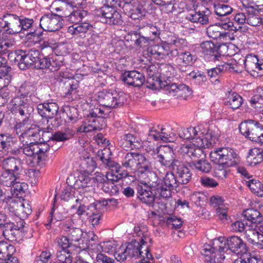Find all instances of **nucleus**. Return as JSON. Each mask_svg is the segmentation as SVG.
I'll use <instances>...</instances> for the list:
<instances>
[{
  "instance_id": "obj_29",
  "label": "nucleus",
  "mask_w": 263,
  "mask_h": 263,
  "mask_svg": "<svg viewBox=\"0 0 263 263\" xmlns=\"http://www.w3.org/2000/svg\"><path fill=\"white\" fill-rule=\"evenodd\" d=\"M1 167L7 171L17 174L18 176L20 175L22 170L20 160L13 157L5 159Z\"/></svg>"
},
{
  "instance_id": "obj_40",
  "label": "nucleus",
  "mask_w": 263,
  "mask_h": 263,
  "mask_svg": "<svg viewBox=\"0 0 263 263\" xmlns=\"http://www.w3.org/2000/svg\"><path fill=\"white\" fill-rule=\"evenodd\" d=\"M245 184L249 187L252 193L256 195L262 197L263 196V184L259 180L251 179L245 180Z\"/></svg>"
},
{
  "instance_id": "obj_16",
  "label": "nucleus",
  "mask_w": 263,
  "mask_h": 263,
  "mask_svg": "<svg viewBox=\"0 0 263 263\" xmlns=\"http://www.w3.org/2000/svg\"><path fill=\"white\" fill-rule=\"evenodd\" d=\"M178 182L174 174L167 173L160 184H158L156 190L160 197L168 198L171 196L172 191L178 186Z\"/></svg>"
},
{
  "instance_id": "obj_18",
  "label": "nucleus",
  "mask_w": 263,
  "mask_h": 263,
  "mask_svg": "<svg viewBox=\"0 0 263 263\" xmlns=\"http://www.w3.org/2000/svg\"><path fill=\"white\" fill-rule=\"evenodd\" d=\"M14 58L15 61L18 62V65L20 69H25L31 65L35 66L39 59L40 52L38 50L31 49L27 53L22 52L21 54H16Z\"/></svg>"
},
{
  "instance_id": "obj_57",
  "label": "nucleus",
  "mask_w": 263,
  "mask_h": 263,
  "mask_svg": "<svg viewBox=\"0 0 263 263\" xmlns=\"http://www.w3.org/2000/svg\"><path fill=\"white\" fill-rule=\"evenodd\" d=\"M209 203L211 206L215 209L227 204L224 203V199L218 195H214L211 197Z\"/></svg>"
},
{
  "instance_id": "obj_41",
  "label": "nucleus",
  "mask_w": 263,
  "mask_h": 263,
  "mask_svg": "<svg viewBox=\"0 0 263 263\" xmlns=\"http://www.w3.org/2000/svg\"><path fill=\"white\" fill-rule=\"evenodd\" d=\"M263 160V154L261 150L254 148L250 150L247 157V161L251 165H255L261 162Z\"/></svg>"
},
{
  "instance_id": "obj_46",
  "label": "nucleus",
  "mask_w": 263,
  "mask_h": 263,
  "mask_svg": "<svg viewBox=\"0 0 263 263\" xmlns=\"http://www.w3.org/2000/svg\"><path fill=\"white\" fill-rule=\"evenodd\" d=\"M191 166L196 170L204 173H208L211 169L210 163L204 159H200L197 161H193L191 162Z\"/></svg>"
},
{
  "instance_id": "obj_9",
  "label": "nucleus",
  "mask_w": 263,
  "mask_h": 263,
  "mask_svg": "<svg viewBox=\"0 0 263 263\" xmlns=\"http://www.w3.org/2000/svg\"><path fill=\"white\" fill-rule=\"evenodd\" d=\"M211 161L216 165L234 166L240 162L236 152L228 147H218L212 151L210 154Z\"/></svg>"
},
{
  "instance_id": "obj_26",
  "label": "nucleus",
  "mask_w": 263,
  "mask_h": 263,
  "mask_svg": "<svg viewBox=\"0 0 263 263\" xmlns=\"http://www.w3.org/2000/svg\"><path fill=\"white\" fill-rule=\"evenodd\" d=\"M173 168L182 184H185L191 179L192 174L189 168L179 161H176L175 166Z\"/></svg>"
},
{
  "instance_id": "obj_56",
  "label": "nucleus",
  "mask_w": 263,
  "mask_h": 263,
  "mask_svg": "<svg viewBox=\"0 0 263 263\" xmlns=\"http://www.w3.org/2000/svg\"><path fill=\"white\" fill-rule=\"evenodd\" d=\"M200 48L203 53L206 54L211 55L214 52L215 46L212 42L205 41L201 44Z\"/></svg>"
},
{
  "instance_id": "obj_27",
  "label": "nucleus",
  "mask_w": 263,
  "mask_h": 263,
  "mask_svg": "<svg viewBox=\"0 0 263 263\" xmlns=\"http://www.w3.org/2000/svg\"><path fill=\"white\" fill-rule=\"evenodd\" d=\"M39 113L46 118H52L59 109L58 105L54 102L44 103L37 106Z\"/></svg>"
},
{
  "instance_id": "obj_50",
  "label": "nucleus",
  "mask_w": 263,
  "mask_h": 263,
  "mask_svg": "<svg viewBox=\"0 0 263 263\" xmlns=\"http://www.w3.org/2000/svg\"><path fill=\"white\" fill-rule=\"evenodd\" d=\"M86 14L85 11L81 9L74 10L68 15V20L75 24L80 22Z\"/></svg>"
},
{
  "instance_id": "obj_25",
  "label": "nucleus",
  "mask_w": 263,
  "mask_h": 263,
  "mask_svg": "<svg viewBox=\"0 0 263 263\" xmlns=\"http://www.w3.org/2000/svg\"><path fill=\"white\" fill-rule=\"evenodd\" d=\"M92 28V25L88 22L77 23L68 27V32L71 35L83 37L85 36V34L91 31Z\"/></svg>"
},
{
  "instance_id": "obj_3",
  "label": "nucleus",
  "mask_w": 263,
  "mask_h": 263,
  "mask_svg": "<svg viewBox=\"0 0 263 263\" xmlns=\"http://www.w3.org/2000/svg\"><path fill=\"white\" fill-rule=\"evenodd\" d=\"M39 138V132L30 129L22 135V141L26 144L23 148V152L33 164H38L44 160L46 153L49 150V146L47 143H36Z\"/></svg>"
},
{
  "instance_id": "obj_5",
  "label": "nucleus",
  "mask_w": 263,
  "mask_h": 263,
  "mask_svg": "<svg viewBox=\"0 0 263 263\" xmlns=\"http://www.w3.org/2000/svg\"><path fill=\"white\" fill-rule=\"evenodd\" d=\"M122 166L128 168L139 179H146L148 177H155L152 171L151 163L142 154L129 152L122 161Z\"/></svg>"
},
{
  "instance_id": "obj_38",
  "label": "nucleus",
  "mask_w": 263,
  "mask_h": 263,
  "mask_svg": "<svg viewBox=\"0 0 263 263\" xmlns=\"http://www.w3.org/2000/svg\"><path fill=\"white\" fill-rule=\"evenodd\" d=\"M243 102L242 97L236 92L229 93L224 103L233 110L239 108Z\"/></svg>"
},
{
  "instance_id": "obj_48",
  "label": "nucleus",
  "mask_w": 263,
  "mask_h": 263,
  "mask_svg": "<svg viewBox=\"0 0 263 263\" xmlns=\"http://www.w3.org/2000/svg\"><path fill=\"white\" fill-rule=\"evenodd\" d=\"M11 192L13 196L22 195L27 189L28 185L24 182H20L15 181L12 185Z\"/></svg>"
},
{
  "instance_id": "obj_12",
  "label": "nucleus",
  "mask_w": 263,
  "mask_h": 263,
  "mask_svg": "<svg viewBox=\"0 0 263 263\" xmlns=\"http://www.w3.org/2000/svg\"><path fill=\"white\" fill-rule=\"evenodd\" d=\"M239 128L241 134L252 141L263 143V125L258 122L252 120L245 121L240 124Z\"/></svg>"
},
{
  "instance_id": "obj_1",
  "label": "nucleus",
  "mask_w": 263,
  "mask_h": 263,
  "mask_svg": "<svg viewBox=\"0 0 263 263\" xmlns=\"http://www.w3.org/2000/svg\"><path fill=\"white\" fill-rule=\"evenodd\" d=\"M213 245V247L204 245L201 251L207 263H224L225 259H230L232 254L240 255L248 253L246 243L236 236L229 237L227 239L219 237L214 240Z\"/></svg>"
},
{
  "instance_id": "obj_14",
  "label": "nucleus",
  "mask_w": 263,
  "mask_h": 263,
  "mask_svg": "<svg viewBox=\"0 0 263 263\" xmlns=\"http://www.w3.org/2000/svg\"><path fill=\"white\" fill-rule=\"evenodd\" d=\"M95 14L101 21L110 25H120L122 23L121 15L115 8L104 6L95 10Z\"/></svg>"
},
{
  "instance_id": "obj_52",
  "label": "nucleus",
  "mask_w": 263,
  "mask_h": 263,
  "mask_svg": "<svg viewBox=\"0 0 263 263\" xmlns=\"http://www.w3.org/2000/svg\"><path fill=\"white\" fill-rule=\"evenodd\" d=\"M110 155L111 151L108 147H105L98 152V156L105 165L110 163Z\"/></svg>"
},
{
  "instance_id": "obj_64",
  "label": "nucleus",
  "mask_w": 263,
  "mask_h": 263,
  "mask_svg": "<svg viewBox=\"0 0 263 263\" xmlns=\"http://www.w3.org/2000/svg\"><path fill=\"white\" fill-rule=\"evenodd\" d=\"M15 44L14 39H7L4 41L0 40V53H5L9 48L12 47Z\"/></svg>"
},
{
  "instance_id": "obj_6",
  "label": "nucleus",
  "mask_w": 263,
  "mask_h": 263,
  "mask_svg": "<svg viewBox=\"0 0 263 263\" xmlns=\"http://www.w3.org/2000/svg\"><path fill=\"white\" fill-rule=\"evenodd\" d=\"M242 63L244 64L247 70L252 76L258 77L263 74V59H259L253 54H249L245 60H239L238 61L231 58L222 64V70L240 72L243 69Z\"/></svg>"
},
{
  "instance_id": "obj_22",
  "label": "nucleus",
  "mask_w": 263,
  "mask_h": 263,
  "mask_svg": "<svg viewBox=\"0 0 263 263\" xmlns=\"http://www.w3.org/2000/svg\"><path fill=\"white\" fill-rule=\"evenodd\" d=\"M236 29V27L233 26V23L231 22L219 23L209 26L206 29V33L210 38L218 40L222 30L233 31Z\"/></svg>"
},
{
  "instance_id": "obj_47",
  "label": "nucleus",
  "mask_w": 263,
  "mask_h": 263,
  "mask_svg": "<svg viewBox=\"0 0 263 263\" xmlns=\"http://www.w3.org/2000/svg\"><path fill=\"white\" fill-rule=\"evenodd\" d=\"M232 8L228 4L217 3L214 5V11L220 16H227L232 13Z\"/></svg>"
},
{
  "instance_id": "obj_34",
  "label": "nucleus",
  "mask_w": 263,
  "mask_h": 263,
  "mask_svg": "<svg viewBox=\"0 0 263 263\" xmlns=\"http://www.w3.org/2000/svg\"><path fill=\"white\" fill-rule=\"evenodd\" d=\"M62 77L67 79L65 82V88L67 90L66 93L67 95L76 94L79 86V82L73 78V74H67L66 72H64Z\"/></svg>"
},
{
  "instance_id": "obj_35",
  "label": "nucleus",
  "mask_w": 263,
  "mask_h": 263,
  "mask_svg": "<svg viewBox=\"0 0 263 263\" xmlns=\"http://www.w3.org/2000/svg\"><path fill=\"white\" fill-rule=\"evenodd\" d=\"M95 183L94 178H92L91 176L86 174H81L76 181V185L79 189H83L84 192L88 191L87 189L91 187ZM89 191V190H88Z\"/></svg>"
},
{
  "instance_id": "obj_49",
  "label": "nucleus",
  "mask_w": 263,
  "mask_h": 263,
  "mask_svg": "<svg viewBox=\"0 0 263 263\" xmlns=\"http://www.w3.org/2000/svg\"><path fill=\"white\" fill-rule=\"evenodd\" d=\"M54 62L52 61V63H51L49 58H43L42 59H40L39 57V59L37 62V64H36L35 67H39L41 69H49L51 71H54L57 69V67L54 65Z\"/></svg>"
},
{
  "instance_id": "obj_60",
  "label": "nucleus",
  "mask_w": 263,
  "mask_h": 263,
  "mask_svg": "<svg viewBox=\"0 0 263 263\" xmlns=\"http://www.w3.org/2000/svg\"><path fill=\"white\" fill-rule=\"evenodd\" d=\"M216 216L221 220H226L228 218V204L215 209Z\"/></svg>"
},
{
  "instance_id": "obj_7",
  "label": "nucleus",
  "mask_w": 263,
  "mask_h": 263,
  "mask_svg": "<svg viewBox=\"0 0 263 263\" xmlns=\"http://www.w3.org/2000/svg\"><path fill=\"white\" fill-rule=\"evenodd\" d=\"M33 24V20L21 18L15 14H7L0 18V33L2 31L8 34H14L27 30ZM3 33L0 34V40L3 39Z\"/></svg>"
},
{
  "instance_id": "obj_13",
  "label": "nucleus",
  "mask_w": 263,
  "mask_h": 263,
  "mask_svg": "<svg viewBox=\"0 0 263 263\" xmlns=\"http://www.w3.org/2000/svg\"><path fill=\"white\" fill-rule=\"evenodd\" d=\"M165 147H157L156 149L154 147L146 148L147 152L153 157L154 159L157 160L161 165L166 167H172L174 168L176 161H179L175 159V155L173 152L168 148L165 151L164 148Z\"/></svg>"
},
{
  "instance_id": "obj_59",
  "label": "nucleus",
  "mask_w": 263,
  "mask_h": 263,
  "mask_svg": "<svg viewBox=\"0 0 263 263\" xmlns=\"http://www.w3.org/2000/svg\"><path fill=\"white\" fill-rule=\"evenodd\" d=\"M35 259L44 263H53L52 260L51 253L47 250L43 251Z\"/></svg>"
},
{
  "instance_id": "obj_31",
  "label": "nucleus",
  "mask_w": 263,
  "mask_h": 263,
  "mask_svg": "<svg viewBox=\"0 0 263 263\" xmlns=\"http://www.w3.org/2000/svg\"><path fill=\"white\" fill-rule=\"evenodd\" d=\"M202 126H198L196 127H190L187 128H183L179 132V137L183 139L186 140L182 144H185L188 141H192L193 139L198 137L199 131L201 130Z\"/></svg>"
},
{
  "instance_id": "obj_15",
  "label": "nucleus",
  "mask_w": 263,
  "mask_h": 263,
  "mask_svg": "<svg viewBox=\"0 0 263 263\" xmlns=\"http://www.w3.org/2000/svg\"><path fill=\"white\" fill-rule=\"evenodd\" d=\"M171 128L168 129L162 127L161 131L159 132L156 129H152L149 130L147 139L143 142L144 146L153 147L152 145H148L154 141H161L165 142H172L175 140V135L171 132Z\"/></svg>"
},
{
  "instance_id": "obj_51",
  "label": "nucleus",
  "mask_w": 263,
  "mask_h": 263,
  "mask_svg": "<svg viewBox=\"0 0 263 263\" xmlns=\"http://www.w3.org/2000/svg\"><path fill=\"white\" fill-rule=\"evenodd\" d=\"M57 243L59 247L62 250H58L57 251H64L66 253H70L67 249L73 244V243L70 241L69 239L66 236H62L57 238Z\"/></svg>"
},
{
  "instance_id": "obj_19",
  "label": "nucleus",
  "mask_w": 263,
  "mask_h": 263,
  "mask_svg": "<svg viewBox=\"0 0 263 263\" xmlns=\"http://www.w3.org/2000/svg\"><path fill=\"white\" fill-rule=\"evenodd\" d=\"M40 27L45 31L53 32L59 30L63 25L62 18L54 14L43 15L40 19Z\"/></svg>"
},
{
  "instance_id": "obj_43",
  "label": "nucleus",
  "mask_w": 263,
  "mask_h": 263,
  "mask_svg": "<svg viewBox=\"0 0 263 263\" xmlns=\"http://www.w3.org/2000/svg\"><path fill=\"white\" fill-rule=\"evenodd\" d=\"M126 13L132 19H139L144 15L145 12L142 6L138 2L132 5L128 10H124Z\"/></svg>"
},
{
  "instance_id": "obj_58",
  "label": "nucleus",
  "mask_w": 263,
  "mask_h": 263,
  "mask_svg": "<svg viewBox=\"0 0 263 263\" xmlns=\"http://www.w3.org/2000/svg\"><path fill=\"white\" fill-rule=\"evenodd\" d=\"M148 78L156 82L159 81V74L158 70L155 65H151L146 69Z\"/></svg>"
},
{
  "instance_id": "obj_42",
  "label": "nucleus",
  "mask_w": 263,
  "mask_h": 263,
  "mask_svg": "<svg viewBox=\"0 0 263 263\" xmlns=\"http://www.w3.org/2000/svg\"><path fill=\"white\" fill-rule=\"evenodd\" d=\"M246 230L245 236L249 242L255 245L260 236L259 230L256 226H248Z\"/></svg>"
},
{
  "instance_id": "obj_30",
  "label": "nucleus",
  "mask_w": 263,
  "mask_h": 263,
  "mask_svg": "<svg viewBox=\"0 0 263 263\" xmlns=\"http://www.w3.org/2000/svg\"><path fill=\"white\" fill-rule=\"evenodd\" d=\"M244 217L251 222L252 226L257 227L263 220V216L260 212L254 209H248L243 212Z\"/></svg>"
},
{
  "instance_id": "obj_37",
  "label": "nucleus",
  "mask_w": 263,
  "mask_h": 263,
  "mask_svg": "<svg viewBox=\"0 0 263 263\" xmlns=\"http://www.w3.org/2000/svg\"><path fill=\"white\" fill-rule=\"evenodd\" d=\"M240 256L236 259L233 263H262L260 256L249 252L239 255Z\"/></svg>"
},
{
  "instance_id": "obj_2",
  "label": "nucleus",
  "mask_w": 263,
  "mask_h": 263,
  "mask_svg": "<svg viewBox=\"0 0 263 263\" xmlns=\"http://www.w3.org/2000/svg\"><path fill=\"white\" fill-rule=\"evenodd\" d=\"M186 41L176 36L171 35L167 41L162 42L160 44L154 45L147 49L148 53L154 59L162 60L167 57H175L177 63L183 66L192 65L196 60V56L190 52L185 51L179 54V50L186 46Z\"/></svg>"
},
{
  "instance_id": "obj_8",
  "label": "nucleus",
  "mask_w": 263,
  "mask_h": 263,
  "mask_svg": "<svg viewBox=\"0 0 263 263\" xmlns=\"http://www.w3.org/2000/svg\"><path fill=\"white\" fill-rule=\"evenodd\" d=\"M32 87L27 83H24L18 90L19 96L13 98L9 104V108L12 112H18L23 116L26 110L32 109V102H35L34 96L29 95Z\"/></svg>"
},
{
  "instance_id": "obj_53",
  "label": "nucleus",
  "mask_w": 263,
  "mask_h": 263,
  "mask_svg": "<svg viewBox=\"0 0 263 263\" xmlns=\"http://www.w3.org/2000/svg\"><path fill=\"white\" fill-rule=\"evenodd\" d=\"M192 93V90L185 84H179L178 90H177V97L182 98L184 99L190 96Z\"/></svg>"
},
{
  "instance_id": "obj_54",
  "label": "nucleus",
  "mask_w": 263,
  "mask_h": 263,
  "mask_svg": "<svg viewBox=\"0 0 263 263\" xmlns=\"http://www.w3.org/2000/svg\"><path fill=\"white\" fill-rule=\"evenodd\" d=\"M56 263H71L72 257L70 253H66L64 251H57Z\"/></svg>"
},
{
  "instance_id": "obj_32",
  "label": "nucleus",
  "mask_w": 263,
  "mask_h": 263,
  "mask_svg": "<svg viewBox=\"0 0 263 263\" xmlns=\"http://www.w3.org/2000/svg\"><path fill=\"white\" fill-rule=\"evenodd\" d=\"M19 178L17 174L7 171L0 167V184L11 187L13 183Z\"/></svg>"
},
{
  "instance_id": "obj_24",
  "label": "nucleus",
  "mask_w": 263,
  "mask_h": 263,
  "mask_svg": "<svg viewBox=\"0 0 263 263\" xmlns=\"http://www.w3.org/2000/svg\"><path fill=\"white\" fill-rule=\"evenodd\" d=\"M17 141L12 137L0 135V151L17 154L18 149L15 146Z\"/></svg>"
},
{
  "instance_id": "obj_45",
  "label": "nucleus",
  "mask_w": 263,
  "mask_h": 263,
  "mask_svg": "<svg viewBox=\"0 0 263 263\" xmlns=\"http://www.w3.org/2000/svg\"><path fill=\"white\" fill-rule=\"evenodd\" d=\"M259 94L254 95L250 100L252 106L260 113H263V89Z\"/></svg>"
},
{
  "instance_id": "obj_62",
  "label": "nucleus",
  "mask_w": 263,
  "mask_h": 263,
  "mask_svg": "<svg viewBox=\"0 0 263 263\" xmlns=\"http://www.w3.org/2000/svg\"><path fill=\"white\" fill-rule=\"evenodd\" d=\"M10 71L0 72V90L7 87L11 81Z\"/></svg>"
},
{
  "instance_id": "obj_61",
  "label": "nucleus",
  "mask_w": 263,
  "mask_h": 263,
  "mask_svg": "<svg viewBox=\"0 0 263 263\" xmlns=\"http://www.w3.org/2000/svg\"><path fill=\"white\" fill-rule=\"evenodd\" d=\"M247 22L248 24L251 26H256L261 24V19L257 13H253L248 15Z\"/></svg>"
},
{
  "instance_id": "obj_10",
  "label": "nucleus",
  "mask_w": 263,
  "mask_h": 263,
  "mask_svg": "<svg viewBox=\"0 0 263 263\" xmlns=\"http://www.w3.org/2000/svg\"><path fill=\"white\" fill-rule=\"evenodd\" d=\"M146 238H142L140 241L133 240L127 244L122 245L117 250L114 252V255L118 261H123L129 256L134 257L140 255L144 257L142 254L144 251H146Z\"/></svg>"
},
{
  "instance_id": "obj_4",
  "label": "nucleus",
  "mask_w": 263,
  "mask_h": 263,
  "mask_svg": "<svg viewBox=\"0 0 263 263\" xmlns=\"http://www.w3.org/2000/svg\"><path fill=\"white\" fill-rule=\"evenodd\" d=\"M192 141L181 145L180 152L192 159L200 157L203 154V147H209L215 143V136L210 129L199 131V135Z\"/></svg>"
},
{
  "instance_id": "obj_44",
  "label": "nucleus",
  "mask_w": 263,
  "mask_h": 263,
  "mask_svg": "<svg viewBox=\"0 0 263 263\" xmlns=\"http://www.w3.org/2000/svg\"><path fill=\"white\" fill-rule=\"evenodd\" d=\"M15 252V249L13 245L3 241L0 242V259H4L12 255Z\"/></svg>"
},
{
  "instance_id": "obj_11",
  "label": "nucleus",
  "mask_w": 263,
  "mask_h": 263,
  "mask_svg": "<svg viewBox=\"0 0 263 263\" xmlns=\"http://www.w3.org/2000/svg\"><path fill=\"white\" fill-rule=\"evenodd\" d=\"M103 109L96 108L88 116L78 128V132L89 133L95 130H101L106 126L104 119L101 116L106 115Z\"/></svg>"
},
{
  "instance_id": "obj_17",
  "label": "nucleus",
  "mask_w": 263,
  "mask_h": 263,
  "mask_svg": "<svg viewBox=\"0 0 263 263\" xmlns=\"http://www.w3.org/2000/svg\"><path fill=\"white\" fill-rule=\"evenodd\" d=\"M141 180V185L138 188V197L139 199L143 203L146 204H151L155 200L157 194L155 189L151 186L150 181L151 179L148 177L146 179H140Z\"/></svg>"
},
{
  "instance_id": "obj_36",
  "label": "nucleus",
  "mask_w": 263,
  "mask_h": 263,
  "mask_svg": "<svg viewBox=\"0 0 263 263\" xmlns=\"http://www.w3.org/2000/svg\"><path fill=\"white\" fill-rule=\"evenodd\" d=\"M185 17L192 23H199L202 25L206 24L209 22L208 16L203 11L190 12L186 14Z\"/></svg>"
},
{
  "instance_id": "obj_63",
  "label": "nucleus",
  "mask_w": 263,
  "mask_h": 263,
  "mask_svg": "<svg viewBox=\"0 0 263 263\" xmlns=\"http://www.w3.org/2000/svg\"><path fill=\"white\" fill-rule=\"evenodd\" d=\"M216 165L217 166L214 171L215 176L221 179L226 178L228 173L227 168L231 166H224L223 165L221 166V165Z\"/></svg>"
},
{
  "instance_id": "obj_20",
  "label": "nucleus",
  "mask_w": 263,
  "mask_h": 263,
  "mask_svg": "<svg viewBox=\"0 0 263 263\" xmlns=\"http://www.w3.org/2000/svg\"><path fill=\"white\" fill-rule=\"evenodd\" d=\"M99 102L103 107L114 108L122 105L124 103L123 97L117 94L100 92L99 93Z\"/></svg>"
},
{
  "instance_id": "obj_28",
  "label": "nucleus",
  "mask_w": 263,
  "mask_h": 263,
  "mask_svg": "<svg viewBox=\"0 0 263 263\" xmlns=\"http://www.w3.org/2000/svg\"><path fill=\"white\" fill-rule=\"evenodd\" d=\"M117 243L114 240H109L100 243L91 245L90 250L94 253L104 252L107 253H113L116 250Z\"/></svg>"
},
{
  "instance_id": "obj_39",
  "label": "nucleus",
  "mask_w": 263,
  "mask_h": 263,
  "mask_svg": "<svg viewBox=\"0 0 263 263\" xmlns=\"http://www.w3.org/2000/svg\"><path fill=\"white\" fill-rule=\"evenodd\" d=\"M122 145L127 149H137L140 146V142L139 139L133 135L128 134L124 136Z\"/></svg>"
},
{
  "instance_id": "obj_21",
  "label": "nucleus",
  "mask_w": 263,
  "mask_h": 263,
  "mask_svg": "<svg viewBox=\"0 0 263 263\" xmlns=\"http://www.w3.org/2000/svg\"><path fill=\"white\" fill-rule=\"evenodd\" d=\"M87 235V233H84L79 228H73L70 230V236L71 242L74 246L82 250L87 248L90 250L89 240Z\"/></svg>"
},
{
  "instance_id": "obj_23",
  "label": "nucleus",
  "mask_w": 263,
  "mask_h": 263,
  "mask_svg": "<svg viewBox=\"0 0 263 263\" xmlns=\"http://www.w3.org/2000/svg\"><path fill=\"white\" fill-rule=\"evenodd\" d=\"M122 80L128 85L139 87L143 85L145 79L142 73L134 70L125 72L122 76Z\"/></svg>"
},
{
  "instance_id": "obj_33",
  "label": "nucleus",
  "mask_w": 263,
  "mask_h": 263,
  "mask_svg": "<svg viewBox=\"0 0 263 263\" xmlns=\"http://www.w3.org/2000/svg\"><path fill=\"white\" fill-rule=\"evenodd\" d=\"M106 165L110 169V172L107 174V180L118 181L123 177V175L121 173V167L118 163L110 161V163Z\"/></svg>"
},
{
  "instance_id": "obj_55",
  "label": "nucleus",
  "mask_w": 263,
  "mask_h": 263,
  "mask_svg": "<svg viewBox=\"0 0 263 263\" xmlns=\"http://www.w3.org/2000/svg\"><path fill=\"white\" fill-rule=\"evenodd\" d=\"M15 130L17 134L21 133L20 139L22 140V135L25 133H27L28 129H32L35 132H38V129L36 128H31L29 127V125L27 124V122H20L17 123L15 125Z\"/></svg>"
}]
</instances>
